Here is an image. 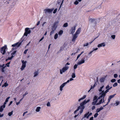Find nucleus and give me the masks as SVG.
<instances>
[{
	"instance_id": "obj_1",
	"label": "nucleus",
	"mask_w": 120,
	"mask_h": 120,
	"mask_svg": "<svg viewBox=\"0 0 120 120\" xmlns=\"http://www.w3.org/2000/svg\"><path fill=\"white\" fill-rule=\"evenodd\" d=\"M89 101V100H88L86 101L85 100L80 103V106H79L80 107V109H81V110L80 111V114L82 113L83 111V110L85 108L84 105Z\"/></svg>"
},
{
	"instance_id": "obj_2",
	"label": "nucleus",
	"mask_w": 120,
	"mask_h": 120,
	"mask_svg": "<svg viewBox=\"0 0 120 120\" xmlns=\"http://www.w3.org/2000/svg\"><path fill=\"white\" fill-rule=\"evenodd\" d=\"M7 48L6 46H4L1 48L0 52L3 55L6 52V49Z\"/></svg>"
},
{
	"instance_id": "obj_3",
	"label": "nucleus",
	"mask_w": 120,
	"mask_h": 120,
	"mask_svg": "<svg viewBox=\"0 0 120 120\" xmlns=\"http://www.w3.org/2000/svg\"><path fill=\"white\" fill-rule=\"evenodd\" d=\"M69 68L68 67L65 66L61 70H60V73L61 74L63 73V72H64L66 71Z\"/></svg>"
},
{
	"instance_id": "obj_4",
	"label": "nucleus",
	"mask_w": 120,
	"mask_h": 120,
	"mask_svg": "<svg viewBox=\"0 0 120 120\" xmlns=\"http://www.w3.org/2000/svg\"><path fill=\"white\" fill-rule=\"evenodd\" d=\"M22 64L21 69V70L22 71L26 67V61H24V60H22Z\"/></svg>"
},
{
	"instance_id": "obj_5",
	"label": "nucleus",
	"mask_w": 120,
	"mask_h": 120,
	"mask_svg": "<svg viewBox=\"0 0 120 120\" xmlns=\"http://www.w3.org/2000/svg\"><path fill=\"white\" fill-rule=\"evenodd\" d=\"M59 21H57L55 22L53 25L52 27L56 29L59 24Z\"/></svg>"
},
{
	"instance_id": "obj_6",
	"label": "nucleus",
	"mask_w": 120,
	"mask_h": 120,
	"mask_svg": "<svg viewBox=\"0 0 120 120\" xmlns=\"http://www.w3.org/2000/svg\"><path fill=\"white\" fill-rule=\"evenodd\" d=\"M76 26H75L74 27H72L71 28V29L70 31V32H71L70 34H73L74 33L75 30Z\"/></svg>"
},
{
	"instance_id": "obj_7",
	"label": "nucleus",
	"mask_w": 120,
	"mask_h": 120,
	"mask_svg": "<svg viewBox=\"0 0 120 120\" xmlns=\"http://www.w3.org/2000/svg\"><path fill=\"white\" fill-rule=\"evenodd\" d=\"M53 9V8L52 9H50L48 8L47 9H45L44 11L45 13H51Z\"/></svg>"
},
{
	"instance_id": "obj_8",
	"label": "nucleus",
	"mask_w": 120,
	"mask_h": 120,
	"mask_svg": "<svg viewBox=\"0 0 120 120\" xmlns=\"http://www.w3.org/2000/svg\"><path fill=\"white\" fill-rule=\"evenodd\" d=\"M104 90L102 91L100 94H101L100 95L101 97H103V102H104V98L106 95V94L104 92Z\"/></svg>"
},
{
	"instance_id": "obj_9",
	"label": "nucleus",
	"mask_w": 120,
	"mask_h": 120,
	"mask_svg": "<svg viewBox=\"0 0 120 120\" xmlns=\"http://www.w3.org/2000/svg\"><path fill=\"white\" fill-rule=\"evenodd\" d=\"M89 112H88L87 113L85 114L84 115V117H86L87 118H88L89 116L91 115L92 114V113L91 112H90L89 114Z\"/></svg>"
},
{
	"instance_id": "obj_10",
	"label": "nucleus",
	"mask_w": 120,
	"mask_h": 120,
	"mask_svg": "<svg viewBox=\"0 0 120 120\" xmlns=\"http://www.w3.org/2000/svg\"><path fill=\"white\" fill-rule=\"evenodd\" d=\"M116 95V94H114L113 95H110L108 99V101L109 102L111 99L114 97Z\"/></svg>"
},
{
	"instance_id": "obj_11",
	"label": "nucleus",
	"mask_w": 120,
	"mask_h": 120,
	"mask_svg": "<svg viewBox=\"0 0 120 120\" xmlns=\"http://www.w3.org/2000/svg\"><path fill=\"white\" fill-rule=\"evenodd\" d=\"M78 35L75 34L73 37V38L72 39V41L73 42H74L75 41L76 38L78 37Z\"/></svg>"
},
{
	"instance_id": "obj_12",
	"label": "nucleus",
	"mask_w": 120,
	"mask_h": 120,
	"mask_svg": "<svg viewBox=\"0 0 120 120\" xmlns=\"http://www.w3.org/2000/svg\"><path fill=\"white\" fill-rule=\"evenodd\" d=\"M64 0H58L57 2V3L59 4H60V8H61V6L62 5V4L63 3Z\"/></svg>"
},
{
	"instance_id": "obj_13",
	"label": "nucleus",
	"mask_w": 120,
	"mask_h": 120,
	"mask_svg": "<svg viewBox=\"0 0 120 120\" xmlns=\"http://www.w3.org/2000/svg\"><path fill=\"white\" fill-rule=\"evenodd\" d=\"M81 30V28H79L77 30L75 34L78 35V34H79L80 33Z\"/></svg>"
},
{
	"instance_id": "obj_14",
	"label": "nucleus",
	"mask_w": 120,
	"mask_h": 120,
	"mask_svg": "<svg viewBox=\"0 0 120 120\" xmlns=\"http://www.w3.org/2000/svg\"><path fill=\"white\" fill-rule=\"evenodd\" d=\"M21 44V43H19V42H17L15 44H14L12 45V47H14L15 46H16L18 45V46H20Z\"/></svg>"
},
{
	"instance_id": "obj_15",
	"label": "nucleus",
	"mask_w": 120,
	"mask_h": 120,
	"mask_svg": "<svg viewBox=\"0 0 120 120\" xmlns=\"http://www.w3.org/2000/svg\"><path fill=\"white\" fill-rule=\"evenodd\" d=\"M65 83H64L60 86V90L61 91L63 90V88L65 86Z\"/></svg>"
},
{
	"instance_id": "obj_16",
	"label": "nucleus",
	"mask_w": 120,
	"mask_h": 120,
	"mask_svg": "<svg viewBox=\"0 0 120 120\" xmlns=\"http://www.w3.org/2000/svg\"><path fill=\"white\" fill-rule=\"evenodd\" d=\"M25 32L28 34H30L31 32V30H29V28H26L25 29Z\"/></svg>"
},
{
	"instance_id": "obj_17",
	"label": "nucleus",
	"mask_w": 120,
	"mask_h": 120,
	"mask_svg": "<svg viewBox=\"0 0 120 120\" xmlns=\"http://www.w3.org/2000/svg\"><path fill=\"white\" fill-rule=\"evenodd\" d=\"M85 62V60L83 59V60L82 59L79 62H78L77 63L78 65H80L84 63Z\"/></svg>"
},
{
	"instance_id": "obj_18",
	"label": "nucleus",
	"mask_w": 120,
	"mask_h": 120,
	"mask_svg": "<svg viewBox=\"0 0 120 120\" xmlns=\"http://www.w3.org/2000/svg\"><path fill=\"white\" fill-rule=\"evenodd\" d=\"M105 45V44L104 43H103L98 45V47L99 48L102 46L104 47Z\"/></svg>"
},
{
	"instance_id": "obj_19",
	"label": "nucleus",
	"mask_w": 120,
	"mask_h": 120,
	"mask_svg": "<svg viewBox=\"0 0 120 120\" xmlns=\"http://www.w3.org/2000/svg\"><path fill=\"white\" fill-rule=\"evenodd\" d=\"M56 30V29H54V28L52 27V30L50 32V35H52L54 33V31Z\"/></svg>"
},
{
	"instance_id": "obj_20",
	"label": "nucleus",
	"mask_w": 120,
	"mask_h": 120,
	"mask_svg": "<svg viewBox=\"0 0 120 120\" xmlns=\"http://www.w3.org/2000/svg\"><path fill=\"white\" fill-rule=\"evenodd\" d=\"M86 95H84L82 97L80 98L79 99V100H78V101H80L81 100L84 99L86 98Z\"/></svg>"
},
{
	"instance_id": "obj_21",
	"label": "nucleus",
	"mask_w": 120,
	"mask_h": 120,
	"mask_svg": "<svg viewBox=\"0 0 120 120\" xmlns=\"http://www.w3.org/2000/svg\"><path fill=\"white\" fill-rule=\"evenodd\" d=\"M8 85V83H7V82H5L4 83V84L2 85V87H3L4 86L5 87H6V86H7Z\"/></svg>"
},
{
	"instance_id": "obj_22",
	"label": "nucleus",
	"mask_w": 120,
	"mask_h": 120,
	"mask_svg": "<svg viewBox=\"0 0 120 120\" xmlns=\"http://www.w3.org/2000/svg\"><path fill=\"white\" fill-rule=\"evenodd\" d=\"M98 49V48H96L95 49H93V50L91 51H90L89 53V55H90V54H91V53L94 51H95L97 50Z\"/></svg>"
},
{
	"instance_id": "obj_23",
	"label": "nucleus",
	"mask_w": 120,
	"mask_h": 120,
	"mask_svg": "<svg viewBox=\"0 0 120 120\" xmlns=\"http://www.w3.org/2000/svg\"><path fill=\"white\" fill-rule=\"evenodd\" d=\"M34 77H35L37 76L38 75V71H35L34 72Z\"/></svg>"
},
{
	"instance_id": "obj_24",
	"label": "nucleus",
	"mask_w": 120,
	"mask_h": 120,
	"mask_svg": "<svg viewBox=\"0 0 120 120\" xmlns=\"http://www.w3.org/2000/svg\"><path fill=\"white\" fill-rule=\"evenodd\" d=\"M14 57L12 55L11 57H8V59H6V61H7L8 60H11Z\"/></svg>"
},
{
	"instance_id": "obj_25",
	"label": "nucleus",
	"mask_w": 120,
	"mask_h": 120,
	"mask_svg": "<svg viewBox=\"0 0 120 120\" xmlns=\"http://www.w3.org/2000/svg\"><path fill=\"white\" fill-rule=\"evenodd\" d=\"M5 68H4V67L2 68L1 67V68H0L1 71L2 72H5V70H4V69H5Z\"/></svg>"
},
{
	"instance_id": "obj_26",
	"label": "nucleus",
	"mask_w": 120,
	"mask_h": 120,
	"mask_svg": "<svg viewBox=\"0 0 120 120\" xmlns=\"http://www.w3.org/2000/svg\"><path fill=\"white\" fill-rule=\"evenodd\" d=\"M40 109L41 107H38L37 108L36 111L37 112H38L40 111Z\"/></svg>"
},
{
	"instance_id": "obj_27",
	"label": "nucleus",
	"mask_w": 120,
	"mask_h": 120,
	"mask_svg": "<svg viewBox=\"0 0 120 120\" xmlns=\"http://www.w3.org/2000/svg\"><path fill=\"white\" fill-rule=\"evenodd\" d=\"M80 109V107L79 106L77 109L74 112V113L75 114L76 112L78 111Z\"/></svg>"
},
{
	"instance_id": "obj_28",
	"label": "nucleus",
	"mask_w": 120,
	"mask_h": 120,
	"mask_svg": "<svg viewBox=\"0 0 120 120\" xmlns=\"http://www.w3.org/2000/svg\"><path fill=\"white\" fill-rule=\"evenodd\" d=\"M63 33V31L62 30H60L58 32V34L59 35H61Z\"/></svg>"
},
{
	"instance_id": "obj_29",
	"label": "nucleus",
	"mask_w": 120,
	"mask_h": 120,
	"mask_svg": "<svg viewBox=\"0 0 120 120\" xmlns=\"http://www.w3.org/2000/svg\"><path fill=\"white\" fill-rule=\"evenodd\" d=\"M97 96H95L94 98L93 101H95L97 100V101H98V99L97 98Z\"/></svg>"
},
{
	"instance_id": "obj_30",
	"label": "nucleus",
	"mask_w": 120,
	"mask_h": 120,
	"mask_svg": "<svg viewBox=\"0 0 120 120\" xmlns=\"http://www.w3.org/2000/svg\"><path fill=\"white\" fill-rule=\"evenodd\" d=\"M58 37V34H56L54 35V39H57Z\"/></svg>"
},
{
	"instance_id": "obj_31",
	"label": "nucleus",
	"mask_w": 120,
	"mask_h": 120,
	"mask_svg": "<svg viewBox=\"0 0 120 120\" xmlns=\"http://www.w3.org/2000/svg\"><path fill=\"white\" fill-rule=\"evenodd\" d=\"M95 19H96L91 18L90 19V22H93L94 21H95Z\"/></svg>"
},
{
	"instance_id": "obj_32",
	"label": "nucleus",
	"mask_w": 120,
	"mask_h": 120,
	"mask_svg": "<svg viewBox=\"0 0 120 120\" xmlns=\"http://www.w3.org/2000/svg\"><path fill=\"white\" fill-rule=\"evenodd\" d=\"M13 111H12L11 112H9L8 113V115L10 116H11L13 114Z\"/></svg>"
},
{
	"instance_id": "obj_33",
	"label": "nucleus",
	"mask_w": 120,
	"mask_h": 120,
	"mask_svg": "<svg viewBox=\"0 0 120 120\" xmlns=\"http://www.w3.org/2000/svg\"><path fill=\"white\" fill-rule=\"evenodd\" d=\"M68 23H66L64 24L63 26L64 27H66L68 26Z\"/></svg>"
},
{
	"instance_id": "obj_34",
	"label": "nucleus",
	"mask_w": 120,
	"mask_h": 120,
	"mask_svg": "<svg viewBox=\"0 0 120 120\" xmlns=\"http://www.w3.org/2000/svg\"><path fill=\"white\" fill-rule=\"evenodd\" d=\"M104 86H103L100 87V88L99 89V91L100 92L102 91V89L104 87Z\"/></svg>"
},
{
	"instance_id": "obj_35",
	"label": "nucleus",
	"mask_w": 120,
	"mask_h": 120,
	"mask_svg": "<svg viewBox=\"0 0 120 120\" xmlns=\"http://www.w3.org/2000/svg\"><path fill=\"white\" fill-rule=\"evenodd\" d=\"M93 101L92 102V105H95L97 102V100L96 101Z\"/></svg>"
},
{
	"instance_id": "obj_36",
	"label": "nucleus",
	"mask_w": 120,
	"mask_h": 120,
	"mask_svg": "<svg viewBox=\"0 0 120 120\" xmlns=\"http://www.w3.org/2000/svg\"><path fill=\"white\" fill-rule=\"evenodd\" d=\"M75 73H73L72 74V78H74L75 77Z\"/></svg>"
},
{
	"instance_id": "obj_37",
	"label": "nucleus",
	"mask_w": 120,
	"mask_h": 120,
	"mask_svg": "<svg viewBox=\"0 0 120 120\" xmlns=\"http://www.w3.org/2000/svg\"><path fill=\"white\" fill-rule=\"evenodd\" d=\"M118 85V84L117 82L115 83L113 85V87H115Z\"/></svg>"
},
{
	"instance_id": "obj_38",
	"label": "nucleus",
	"mask_w": 120,
	"mask_h": 120,
	"mask_svg": "<svg viewBox=\"0 0 120 120\" xmlns=\"http://www.w3.org/2000/svg\"><path fill=\"white\" fill-rule=\"evenodd\" d=\"M79 2L77 0L75 1L74 2V4L75 5H77L79 4Z\"/></svg>"
},
{
	"instance_id": "obj_39",
	"label": "nucleus",
	"mask_w": 120,
	"mask_h": 120,
	"mask_svg": "<svg viewBox=\"0 0 120 120\" xmlns=\"http://www.w3.org/2000/svg\"><path fill=\"white\" fill-rule=\"evenodd\" d=\"M77 65L76 64H75L74 66V68L75 70L77 68Z\"/></svg>"
},
{
	"instance_id": "obj_40",
	"label": "nucleus",
	"mask_w": 120,
	"mask_h": 120,
	"mask_svg": "<svg viewBox=\"0 0 120 120\" xmlns=\"http://www.w3.org/2000/svg\"><path fill=\"white\" fill-rule=\"evenodd\" d=\"M98 115V114L97 113H95L94 116V117L95 118L97 117Z\"/></svg>"
},
{
	"instance_id": "obj_41",
	"label": "nucleus",
	"mask_w": 120,
	"mask_h": 120,
	"mask_svg": "<svg viewBox=\"0 0 120 120\" xmlns=\"http://www.w3.org/2000/svg\"><path fill=\"white\" fill-rule=\"evenodd\" d=\"M4 64H2V65H0V68H1V67H4V68H5L6 67V66H4Z\"/></svg>"
},
{
	"instance_id": "obj_42",
	"label": "nucleus",
	"mask_w": 120,
	"mask_h": 120,
	"mask_svg": "<svg viewBox=\"0 0 120 120\" xmlns=\"http://www.w3.org/2000/svg\"><path fill=\"white\" fill-rule=\"evenodd\" d=\"M88 44L89 43H87L86 44H84L83 45V46L84 47L85 46H87L88 45Z\"/></svg>"
},
{
	"instance_id": "obj_43",
	"label": "nucleus",
	"mask_w": 120,
	"mask_h": 120,
	"mask_svg": "<svg viewBox=\"0 0 120 120\" xmlns=\"http://www.w3.org/2000/svg\"><path fill=\"white\" fill-rule=\"evenodd\" d=\"M10 97H7L5 101L6 102H7L8 101L9 99L10 98Z\"/></svg>"
},
{
	"instance_id": "obj_44",
	"label": "nucleus",
	"mask_w": 120,
	"mask_h": 120,
	"mask_svg": "<svg viewBox=\"0 0 120 120\" xmlns=\"http://www.w3.org/2000/svg\"><path fill=\"white\" fill-rule=\"evenodd\" d=\"M100 81L101 82H103L104 81V79L102 78L100 79Z\"/></svg>"
},
{
	"instance_id": "obj_45",
	"label": "nucleus",
	"mask_w": 120,
	"mask_h": 120,
	"mask_svg": "<svg viewBox=\"0 0 120 120\" xmlns=\"http://www.w3.org/2000/svg\"><path fill=\"white\" fill-rule=\"evenodd\" d=\"M109 89H107V90L104 92L105 94H106L108 92H109Z\"/></svg>"
},
{
	"instance_id": "obj_46",
	"label": "nucleus",
	"mask_w": 120,
	"mask_h": 120,
	"mask_svg": "<svg viewBox=\"0 0 120 120\" xmlns=\"http://www.w3.org/2000/svg\"><path fill=\"white\" fill-rule=\"evenodd\" d=\"M116 81V80L115 79H112L111 80V82H115Z\"/></svg>"
},
{
	"instance_id": "obj_47",
	"label": "nucleus",
	"mask_w": 120,
	"mask_h": 120,
	"mask_svg": "<svg viewBox=\"0 0 120 120\" xmlns=\"http://www.w3.org/2000/svg\"><path fill=\"white\" fill-rule=\"evenodd\" d=\"M16 51H14L11 53V55H12L13 56V55H15V54L16 53Z\"/></svg>"
},
{
	"instance_id": "obj_48",
	"label": "nucleus",
	"mask_w": 120,
	"mask_h": 120,
	"mask_svg": "<svg viewBox=\"0 0 120 120\" xmlns=\"http://www.w3.org/2000/svg\"><path fill=\"white\" fill-rule=\"evenodd\" d=\"M28 94V93L27 92H26L24 94H23V98H24V97L26 95Z\"/></svg>"
},
{
	"instance_id": "obj_49",
	"label": "nucleus",
	"mask_w": 120,
	"mask_h": 120,
	"mask_svg": "<svg viewBox=\"0 0 120 120\" xmlns=\"http://www.w3.org/2000/svg\"><path fill=\"white\" fill-rule=\"evenodd\" d=\"M3 110V109L1 106L0 107V112H2Z\"/></svg>"
},
{
	"instance_id": "obj_50",
	"label": "nucleus",
	"mask_w": 120,
	"mask_h": 120,
	"mask_svg": "<svg viewBox=\"0 0 120 120\" xmlns=\"http://www.w3.org/2000/svg\"><path fill=\"white\" fill-rule=\"evenodd\" d=\"M114 76L115 78H116L117 77L118 75L116 74H115L114 75Z\"/></svg>"
},
{
	"instance_id": "obj_51",
	"label": "nucleus",
	"mask_w": 120,
	"mask_h": 120,
	"mask_svg": "<svg viewBox=\"0 0 120 120\" xmlns=\"http://www.w3.org/2000/svg\"><path fill=\"white\" fill-rule=\"evenodd\" d=\"M112 38L113 39H114L115 38V35H112L111 36Z\"/></svg>"
},
{
	"instance_id": "obj_52",
	"label": "nucleus",
	"mask_w": 120,
	"mask_h": 120,
	"mask_svg": "<svg viewBox=\"0 0 120 120\" xmlns=\"http://www.w3.org/2000/svg\"><path fill=\"white\" fill-rule=\"evenodd\" d=\"M100 111V110L99 109V108H98L96 109V112L97 113H98V112H99Z\"/></svg>"
},
{
	"instance_id": "obj_53",
	"label": "nucleus",
	"mask_w": 120,
	"mask_h": 120,
	"mask_svg": "<svg viewBox=\"0 0 120 120\" xmlns=\"http://www.w3.org/2000/svg\"><path fill=\"white\" fill-rule=\"evenodd\" d=\"M57 8L55 9H54V11L53 12V13L54 14L57 11Z\"/></svg>"
},
{
	"instance_id": "obj_54",
	"label": "nucleus",
	"mask_w": 120,
	"mask_h": 120,
	"mask_svg": "<svg viewBox=\"0 0 120 120\" xmlns=\"http://www.w3.org/2000/svg\"><path fill=\"white\" fill-rule=\"evenodd\" d=\"M119 102L118 101H116V106H117L119 104Z\"/></svg>"
},
{
	"instance_id": "obj_55",
	"label": "nucleus",
	"mask_w": 120,
	"mask_h": 120,
	"mask_svg": "<svg viewBox=\"0 0 120 120\" xmlns=\"http://www.w3.org/2000/svg\"><path fill=\"white\" fill-rule=\"evenodd\" d=\"M47 105L48 106H50V104L49 102H48L47 104Z\"/></svg>"
},
{
	"instance_id": "obj_56",
	"label": "nucleus",
	"mask_w": 120,
	"mask_h": 120,
	"mask_svg": "<svg viewBox=\"0 0 120 120\" xmlns=\"http://www.w3.org/2000/svg\"><path fill=\"white\" fill-rule=\"evenodd\" d=\"M28 49H27L26 50H25L24 51V54H26L27 52V51H28Z\"/></svg>"
},
{
	"instance_id": "obj_57",
	"label": "nucleus",
	"mask_w": 120,
	"mask_h": 120,
	"mask_svg": "<svg viewBox=\"0 0 120 120\" xmlns=\"http://www.w3.org/2000/svg\"><path fill=\"white\" fill-rule=\"evenodd\" d=\"M28 34V33L25 32L24 34V35L25 36H27Z\"/></svg>"
},
{
	"instance_id": "obj_58",
	"label": "nucleus",
	"mask_w": 120,
	"mask_h": 120,
	"mask_svg": "<svg viewBox=\"0 0 120 120\" xmlns=\"http://www.w3.org/2000/svg\"><path fill=\"white\" fill-rule=\"evenodd\" d=\"M109 102L108 101V102H107V104L105 105H103V107H104L105 106L107 105H108L109 103Z\"/></svg>"
},
{
	"instance_id": "obj_59",
	"label": "nucleus",
	"mask_w": 120,
	"mask_h": 120,
	"mask_svg": "<svg viewBox=\"0 0 120 120\" xmlns=\"http://www.w3.org/2000/svg\"><path fill=\"white\" fill-rule=\"evenodd\" d=\"M95 108V106H93L91 108V109L92 110H93Z\"/></svg>"
},
{
	"instance_id": "obj_60",
	"label": "nucleus",
	"mask_w": 120,
	"mask_h": 120,
	"mask_svg": "<svg viewBox=\"0 0 120 120\" xmlns=\"http://www.w3.org/2000/svg\"><path fill=\"white\" fill-rule=\"evenodd\" d=\"M44 38V36H43L41 39L39 41H41Z\"/></svg>"
},
{
	"instance_id": "obj_61",
	"label": "nucleus",
	"mask_w": 120,
	"mask_h": 120,
	"mask_svg": "<svg viewBox=\"0 0 120 120\" xmlns=\"http://www.w3.org/2000/svg\"><path fill=\"white\" fill-rule=\"evenodd\" d=\"M81 55V54H78L77 57V60L80 56Z\"/></svg>"
},
{
	"instance_id": "obj_62",
	"label": "nucleus",
	"mask_w": 120,
	"mask_h": 120,
	"mask_svg": "<svg viewBox=\"0 0 120 120\" xmlns=\"http://www.w3.org/2000/svg\"><path fill=\"white\" fill-rule=\"evenodd\" d=\"M1 106L3 109L5 107V105H3Z\"/></svg>"
},
{
	"instance_id": "obj_63",
	"label": "nucleus",
	"mask_w": 120,
	"mask_h": 120,
	"mask_svg": "<svg viewBox=\"0 0 120 120\" xmlns=\"http://www.w3.org/2000/svg\"><path fill=\"white\" fill-rule=\"evenodd\" d=\"M110 87V86H109V85H108L107 86H106V89H109V88Z\"/></svg>"
},
{
	"instance_id": "obj_64",
	"label": "nucleus",
	"mask_w": 120,
	"mask_h": 120,
	"mask_svg": "<svg viewBox=\"0 0 120 120\" xmlns=\"http://www.w3.org/2000/svg\"><path fill=\"white\" fill-rule=\"evenodd\" d=\"M101 102H100L99 101V102L98 103H97L96 104V105H100V104H101Z\"/></svg>"
}]
</instances>
